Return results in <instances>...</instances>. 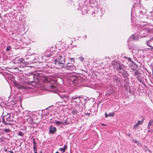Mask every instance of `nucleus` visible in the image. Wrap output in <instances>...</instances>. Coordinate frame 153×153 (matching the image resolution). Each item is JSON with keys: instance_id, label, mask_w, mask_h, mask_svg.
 I'll list each match as a JSON object with an SVG mask.
<instances>
[{"instance_id": "nucleus-1", "label": "nucleus", "mask_w": 153, "mask_h": 153, "mask_svg": "<svg viewBox=\"0 0 153 153\" xmlns=\"http://www.w3.org/2000/svg\"><path fill=\"white\" fill-rule=\"evenodd\" d=\"M65 62V57L63 56H58L53 62L54 64L59 67L62 68L64 67Z\"/></svg>"}, {"instance_id": "nucleus-2", "label": "nucleus", "mask_w": 153, "mask_h": 153, "mask_svg": "<svg viewBox=\"0 0 153 153\" xmlns=\"http://www.w3.org/2000/svg\"><path fill=\"white\" fill-rule=\"evenodd\" d=\"M138 30L139 33L141 34L140 38L145 37L150 33V30L145 26L139 27Z\"/></svg>"}, {"instance_id": "nucleus-3", "label": "nucleus", "mask_w": 153, "mask_h": 153, "mask_svg": "<svg viewBox=\"0 0 153 153\" xmlns=\"http://www.w3.org/2000/svg\"><path fill=\"white\" fill-rule=\"evenodd\" d=\"M70 79L72 82L75 85L80 84L82 82V79L80 77H77L73 75H71L70 77Z\"/></svg>"}, {"instance_id": "nucleus-4", "label": "nucleus", "mask_w": 153, "mask_h": 153, "mask_svg": "<svg viewBox=\"0 0 153 153\" xmlns=\"http://www.w3.org/2000/svg\"><path fill=\"white\" fill-rule=\"evenodd\" d=\"M65 68H67V70L71 71L75 70L76 69V67L74 66V65L70 63H68L65 65Z\"/></svg>"}, {"instance_id": "nucleus-5", "label": "nucleus", "mask_w": 153, "mask_h": 153, "mask_svg": "<svg viewBox=\"0 0 153 153\" xmlns=\"http://www.w3.org/2000/svg\"><path fill=\"white\" fill-rule=\"evenodd\" d=\"M58 95L59 97L62 99L63 101L64 102H66L69 99L68 96L64 94H59Z\"/></svg>"}, {"instance_id": "nucleus-6", "label": "nucleus", "mask_w": 153, "mask_h": 153, "mask_svg": "<svg viewBox=\"0 0 153 153\" xmlns=\"http://www.w3.org/2000/svg\"><path fill=\"white\" fill-rule=\"evenodd\" d=\"M80 111V107L76 105L74 107V108L72 110V113L73 114H75Z\"/></svg>"}, {"instance_id": "nucleus-7", "label": "nucleus", "mask_w": 153, "mask_h": 153, "mask_svg": "<svg viewBox=\"0 0 153 153\" xmlns=\"http://www.w3.org/2000/svg\"><path fill=\"white\" fill-rule=\"evenodd\" d=\"M125 66H124V65L119 62L118 64L117 65V67L116 68L115 70L119 72Z\"/></svg>"}, {"instance_id": "nucleus-8", "label": "nucleus", "mask_w": 153, "mask_h": 153, "mask_svg": "<svg viewBox=\"0 0 153 153\" xmlns=\"http://www.w3.org/2000/svg\"><path fill=\"white\" fill-rule=\"evenodd\" d=\"M119 72L121 73L123 76L124 77H126L128 75V74L127 73L126 70L124 68Z\"/></svg>"}, {"instance_id": "nucleus-9", "label": "nucleus", "mask_w": 153, "mask_h": 153, "mask_svg": "<svg viewBox=\"0 0 153 153\" xmlns=\"http://www.w3.org/2000/svg\"><path fill=\"white\" fill-rule=\"evenodd\" d=\"M49 129V133L52 134H54L55 132L56 131V128L55 127H53V126H50Z\"/></svg>"}, {"instance_id": "nucleus-10", "label": "nucleus", "mask_w": 153, "mask_h": 153, "mask_svg": "<svg viewBox=\"0 0 153 153\" xmlns=\"http://www.w3.org/2000/svg\"><path fill=\"white\" fill-rule=\"evenodd\" d=\"M119 62L118 61H114L112 62V65L113 66V67L114 68V69H116L117 67V65L118 64Z\"/></svg>"}, {"instance_id": "nucleus-11", "label": "nucleus", "mask_w": 153, "mask_h": 153, "mask_svg": "<svg viewBox=\"0 0 153 153\" xmlns=\"http://www.w3.org/2000/svg\"><path fill=\"white\" fill-rule=\"evenodd\" d=\"M153 38H152L151 39L148 40V41L147 42V45L150 47V48H149V49H153V47H152L150 45V42H151L153 40Z\"/></svg>"}, {"instance_id": "nucleus-12", "label": "nucleus", "mask_w": 153, "mask_h": 153, "mask_svg": "<svg viewBox=\"0 0 153 153\" xmlns=\"http://www.w3.org/2000/svg\"><path fill=\"white\" fill-rule=\"evenodd\" d=\"M80 98H81L80 96H78L77 95H76L75 96L72 97L71 99V100H75L77 99H78V101L80 102V100H79V99Z\"/></svg>"}, {"instance_id": "nucleus-13", "label": "nucleus", "mask_w": 153, "mask_h": 153, "mask_svg": "<svg viewBox=\"0 0 153 153\" xmlns=\"http://www.w3.org/2000/svg\"><path fill=\"white\" fill-rule=\"evenodd\" d=\"M143 122V120L142 121H140V120H138V122L136 124H135V125L134 126V128H136L139 125L141 124Z\"/></svg>"}, {"instance_id": "nucleus-14", "label": "nucleus", "mask_w": 153, "mask_h": 153, "mask_svg": "<svg viewBox=\"0 0 153 153\" xmlns=\"http://www.w3.org/2000/svg\"><path fill=\"white\" fill-rule=\"evenodd\" d=\"M50 88L51 89V91L55 92H56L57 91V89L53 85H51Z\"/></svg>"}, {"instance_id": "nucleus-15", "label": "nucleus", "mask_w": 153, "mask_h": 153, "mask_svg": "<svg viewBox=\"0 0 153 153\" xmlns=\"http://www.w3.org/2000/svg\"><path fill=\"white\" fill-rule=\"evenodd\" d=\"M67 145H64L63 148H59V150L60 151H62L63 152H65L66 149L67 148Z\"/></svg>"}, {"instance_id": "nucleus-16", "label": "nucleus", "mask_w": 153, "mask_h": 153, "mask_svg": "<svg viewBox=\"0 0 153 153\" xmlns=\"http://www.w3.org/2000/svg\"><path fill=\"white\" fill-rule=\"evenodd\" d=\"M134 74L136 76V77L137 78V77H139L140 76V73L139 72V71L138 70H136V71H135L134 72Z\"/></svg>"}, {"instance_id": "nucleus-17", "label": "nucleus", "mask_w": 153, "mask_h": 153, "mask_svg": "<svg viewBox=\"0 0 153 153\" xmlns=\"http://www.w3.org/2000/svg\"><path fill=\"white\" fill-rule=\"evenodd\" d=\"M54 123L57 126H58L60 125L61 123L62 124V122L58 121H56Z\"/></svg>"}, {"instance_id": "nucleus-18", "label": "nucleus", "mask_w": 153, "mask_h": 153, "mask_svg": "<svg viewBox=\"0 0 153 153\" xmlns=\"http://www.w3.org/2000/svg\"><path fill=\"white\" fill-rule=\"evenodd\" d=\"M153 123V120H150L148 125L149 126H150L152 125V124Z\"/></svg>"}, {"instance_id": "nucleus-19", "label": "nucleus", "mask_w": 153, "mask_h": 153, "mask_svg": "<svg viewBox=\"0 0 153 153\" xmlns=\"http://www.w3.org/2000/svg\"><path fill=\"white\" fill-rule=\"evenodd\" d=\"M6 120L7 121H10L12 120V119L11 118V116L10 114L8 115V117L6 118Z\"/></svg>"}, {"instance_id": "nucleus-20", "label": "nucleus", "mask_w": 153, "mask_h": 153, "mask_svg": "<svg viewBox=\"0 0 153 153\" xmlns=\"http://www.w3.org/2000/svg\"><path fill=\"white\" fill-rule=\"evenodd\" d=\"M126 58L130 62H131L132 63H133V62L131 60V59L129 57H126Z\"/></svg>"}, {"instance_id": "nucleus-21", "label": "nucleus", "mask_w": 153, "mask_h": 153, "mask_svg": "<svg viewBox=\"0 0 153 153\" xmlns=\"http://www.w3.org/2000/svg\"><path fill=\"white\" fill-rule=\"evenodd\" d=\"M26 120L27 121H29V122H30V123L32 122V119L31 118H27Z\"/></svg>"}, {"instance_id": "nucleus-22", "label": "nucleus", "mask_w": 153, "mask_h": 153, "mask_svg": "<svg viewBox=\"0 0 153 153\" xmlns=\"http://www.w3.org/2000/svg\"><path fill=\"white\" fill-rule=\"evenodd\" d=\"M24 134L23 133L22 131H20L19 132L18 135H19L21 136H23Z\"/></svg>"}, {"instance_id": "nucleus-23", "label": "nucleus", "mask_w": 153, "mask_h": 153, "mask_svg": "<svg viewBox=\"0 0 153 153\" xmlns=\"http://www.w3.org/2000/svg\"><path fill=\"white\" fill-rule=\"evenodd\" d=\"M114 113L112 112L111 113H110L108 114V116L109 117H111L112 116H114Z\"/></svg>"}, {"instance_id": "nucleus-24", "label": "nucleus", "mask_w": 153, "mask_h": 153, "mask_svg": "<svg viewBox=\"0 0 153 153\" xmlns=\"http://www.w3.org/2000/svg\"><path fill=\"white\" fill-rule=\"evenodd\" d=\"M11 49V47L10 46H7L6 49V50L7 51H8L10 50Z\"/></svg>"}, {"instance_id": "nucleus-25", "label": "nucleus", "mask_w": 153, "mask_h": 153, "mask_svg": "<svg viewBox=\"0 0 153 153\" xmlns=\"http://www.w3.org/2000/svg\"><path fill=\"white\" fill-rule=\"evenodd\" d=\"M10 131V130L9 129H5L4 130V131L6 133H7L9 132Z\"/></svg>"}, {"instance_id": "nucleus-26", "label": "nucleus", "mask_w": 153, "mask_h": 153, "mask_svg": "<svg viewBox=\"0 0 153 153\" xmlns=\"http://www.w3.org/2000/svg\"><path fill=\"white\" fill-rule=\"evenodd\" d=\"M79 59L80 60H81V61H83L84 59L83 57H80L79 58Z\"/></svg>"}, {"instance_id": "nucleus-27", "label": "nucleus", "mask_w": 153, "mask_h": 153, "mask_svg": "<svg viewBox=\"0 0 153 153\" xmlns=\"http://www.w3.org/2000/svg\"><path fill=\"white\" fill-rule=\"evenodd\" d=\"M33 150H37L36 149V145H33Z\"/></svg>"}, {"instance_id": "nucleus-28", "label": "nucleus", "mask_w": 153, "mask_h": 153, "mask_svg": "<svg viewBox=\"0 0 153 153\" xmlns=\"http://www.w3.org/2000/svg\"><path fill=\"white\" fill-rule=\"evenodd\" d=\"M33 145H36V143L35 141V140L34 138L33 139Z\"/></svg>"}, {"instance_id": "nucleus-29", "label": "nucleus", "mask_w": 153, "mask_h": 153, "mask_svg": "<svg viewBox=\"0 0 153 153\" xmlns=\"http://www.w3.org/2000/svg\"><path fill=\"white\" fill-rule=\"evenodd\" d=\"M66 124V120L65 121L64 123H62V125H65Z\"/></svg>"}, {"instance_id": "nucleus-30", "label": "nucleus", "mask_w": 153, "mask_h": 153, "mask_svg": "<svg viewBox=\"0 0 153 153\" xmlns=\"http://www.w3.org/2000/svg\"><path fill=\"white\" fill-rule=\"evenodd\" d=\"M18 88L19 89H22V88H23V86H20V85H19V86L18 87Z\"/></svg>"}, {"instance_id": "nucleus-31", "label": "nucleus", "mask_w": 153, "mask_h": 153, "mask_svg": "<svg viewBox=\"0 0 153 153\" xmlns=\"http://www.w3.org/2000/svg\"><path fill=\"white\" fill-rule=\"evenodd\" d=\"M70 60L71 62L74 61V60L73 58H71L70 59Z\"/></svg>"}, {"instance_id": "nucleus-32", "label": "nucleus", "mask_w": 153, "mask_h": 153, "mask_svg": "<svg viewBox=\"0 0 153 153\" xmlns=\"http://www.w3.org/2000/svg\"><path fill=\"white\" fill-rule=\"evenodd\" d=\"M137 79L141 82H142V81L141 79H140L139 77L137 78Z\"/></svg>"}, {"instance_id": "nucleus-33", "label": "nucleus", "mask_w": 153, "mask_h": 153, "mask_svg": "<svg viewBox=\"0 0 153 153\" xmlns=\"http://www.w3.org/2000/svg\"><path fill=\"white\" fill-rule=\"evenodd\" d=\"M105 117L106 118H107L108 117V115H107V113H105Z\"/></svg>"}, {"instance_id": "nucleus-34", "label": "nucleus", "mask_w": 153, "mask_h": 153, "mask_svg": "<svg viewBox=\"0 0 153 153\" xmlns=\"http://www.w3.org/2000/svg\"><path fill=\"white\" fill-rule=\"evenodd\" d=\"M134 142L135 143H138V141L137 140H134Z\"/></svg>"}, {"instance_id": "nucleus-35", "label": "nucleus", "mask_w": 153, "mask_h": 153, "mask_svg": "<svg viewBox=\"0 0 153 153\" xmlns=\"http://www.w3.org/2000/svg\"><path fill=\"white\" fill-rule=\"evenodd\" d=\"M33 151L34 152V153H37V150H34Z\"/></svg>"}, {"instance_id": "nucleus-36", "label": "nucleus", "mask_w": 153, "mask_h": 153, "mask_svg": "<svg viewBox=\"0 0 153 153\" xmlns=\"http://www.w3.org/2000/svg\"><path fill=\"white\" fill-rule=\"evenodd\" d=\"M9 152H10V153H13V152L11 151H9Z\"/></svg>"}, {"instance_id": "nucleus-37", "label": "nucleus", "mask_w": 153, "mask_h": 153, "mask_svg": "<svg viewBox=\"0 0 153 153\" xmlns=\"http://www.w3.org/2000/svg\"><path fill=\"white\" fill-rule=\"evenodd\" d=\"M2 121V122L3 123H4L5 122L3 118Z\"/></svg>"}, {"instance_id": "nucleus-38", "label": "nucleus", "mask_w": 153, "mask_h": 153, "mask_svg": "<svg viewBox=\"0 0 153 153\" xmlns=\"http://www.w3.org/2000/svg\"><path fill=\"white\" fill-rule=\"evenodd\" d=\"M147 128L148 129H150V126H149V125H148V126Z\"/></svg>"}, {"instance_id": "nucleus-39", "label": "nucleus", "mask_w": 153, "mask_h": 153, "mask_svg": "<svg viewBox=\"0 0 153 153\" xmlns=\"http://www.w3.org/2000/svg\"><path fill=\"white\" fill-rule=\"evenodd\" d=\"M131 38H132V39H133V38H134V39H135V38H134V36H132H132H131Z\"/></svg>"}, {"instance_id": "nucleus-40", "label": "nucleus", "mask_w": 153, "mask_h": 153, "mask_svg": "<svg viewBox=\"0 0 153 153\" xmlns=\"http://www.w3.org/2000/svg\"><path fill=\"white\" fill-rule=\"evenodd\" d=\"M4 151H5V152H7V150L6 149H4Z\"/></svg>"}, {"instance_id": "nucleus-41", "label": "nucleus", "mask_w": 153, "mask_h": 153, "mask_svg": "<svg viewBox=\"0 0 153 153\" xmlns=\"http://www.w3.org/2000/svg\"><path fill=\"white\" fill-rule=\"evenodd\" d=\"M102 125L103 126H105V124H102Z\"/></svg>"}, {"instance_id": "nucleus-42", "label": "nucleus", "mask_w": 153, "mask_h": 153, "mask_svg": "<svg viewBox=\"0 0 153 153\" xmlns=\"http://www.w3.org/2000/svg\"><path fill=\"white\" fill-rule=\"evenodd\" d=\"M152 74L153 76V69L152 70Z\"/></svg>"}, {"instance_id": "nucleus-43", "label": "nucleus", "mask_w": 153, "mask_h": 153, "mask_svg": "<svg viewBox=\"0 0 153 153\" xmlns=\"http://www.w3.org/2000/svg\"><path fill=\"white\" fill-rule=\"evenodd\" d=\"M55 153H59L58 152H57Z\"/></svg>"}, {"instance_id": "nucleus-44", "label": "nucleus", "mask_w": 153, "mask_h": 153, "mask_svg": "<svg viewBox=\"0 0 153 153\" xmlns=\"http://www.w3.org/2000/svg\"><path fill=\"white\" fill-rule=\"evenodd\" d=\"M149 129L148 131V132H149Z\"/></svg>"}, {"instance_id": "nucleus-45", "label": "nucleus", "mask_w": 153, "mask_h": 153, "mask_svg": "<svg viewBox=\"0 0 153 153\" xmlns=\"http://www.w3.org/2000/svg\"><path fill=\"white\" fill-rule=\"evenodd\" d=\"M40 153H42V152L41 151Z\"/></svg>"}, {"instance_id": "nucleus-46", "label": "nucleus", "mask_w": 153, "mask_h": 153, "mask_svg": "<svg viewBox=\"0 0 153 153\" xmlns=\"http://www.w3.org/2000/svg\"><path fill=\"white\" fill-rule=\"evenodd\" d=\"M74 102H76V101H75Z\"/></svg>"}]
</instances>
